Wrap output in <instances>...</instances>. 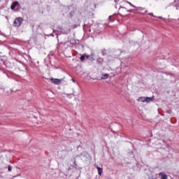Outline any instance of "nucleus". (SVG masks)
Instances as JSON below:
<instances>
[{
  "mask_svg": "<svg viewBox=\"0 0 179 179\" xmlns=\"http://www.w3.org/2000/svg\"><path fill=\"white\" fill-rule=\"evenodd\" d=\"M22 22H23V18L22 17H17L14 21V26L15 27H20L22 26Z\"/></svg>",
  "mask_w": 179,
  "mask_h": 179,
  "instance_id": "nucleus-1",
  "label": "nucleus"
},
{
  "mask_svg": "<svg viewBox=\"0 0 179 179\" xmlns=\"http://www.w3.org/2000/svg\"><path fill=\"white\" fill-rule=\"evenodd\" d=\"M79 157H85V159H89V157H90V154H89L87 151H83L80 154Z\"/></svg>",
  "mask_w": 179,
  "mask_h": 179,
  "instance_id": "nucleus-2",
  "label": "nucleus"
},
{
  "mask_svg": "<svg viewBox=\"0 0 179 179\" xmlns=\"http://www.w3.org/2000/svg\"><path fill=\"white\" fill-rule=\"evenodd\" d=\"M51 83H54V85H61V79L58 78H51L50 79Z\"/></svg>",
  "mask_w": 179,
  "mask_h": 179,
  "instance_id": "nucleus-3",
  "label": "nucleus"
},
{
  "mask_svg": "<svg viewBox=\"0 0 179 179\" xmlns=\"http://www.w3.org/2000/svg\"><path fill=\"white\" fill-rule=\"evenodd\" d=\"M6 66L8 69H13V68L15 66V64H13V62H7L6 63Z\"/></svg>",
  "mask_w": 179,
  "mask_h": 179,
  "instance_id": "nucleus-4",
  "label": "nucleus"
},
{
  "mask_svg": "<svg viewBox=\"0 0 179 179\" xmlns=\"http://www.w3.org/2000/svg\"><path fill=\"white\" fill-rule=\"evenodd\" d=\"M18 5H19V1H15L13 2V3L10 6L11 10H15V8H16V6H17Z\"/></svg>",
  "mask_w": 179,
  "mask_h": 179,
  "instance_id": "nucleus-5",
  "label": "nucleus"
},
{
  "mask_svg": "<svg viewBox=\"0 0 179 179\" xmlns=\"http://www.w3.org/2000/svg\"><path fill=\"white\" fill-rule=\"evenodd\" d=\"M153 100H155V96L145 97V102L146 103H150V101H153Z\"/></svg>",
  "mask_w": 179,
  "mask_h": 179,
  "instance_id": "nucleus-6",
  "label": "nucleus"
},
{
  "mask_svg": "<svg viewBox=\"0 0 179 179\" xmlns=\"http://www.w3.org/2000/svg\"><path fill=\"white\" fill-rule=\"evenodd\" d=\"M159 177H161V179H167V175H166V173L161 172L159 174Z\"/></svg>",
  "mask_w": 179,
  "mask_h": 179,
  "instance_id": "nucleus-7",
  "label": "nucleus"
},
{
  "mask_svg": "<svg viewBox=\"0 0 179 179\" xmlns=\"http://www.w3.org/2000/svg\"><path fill=\"white\" fill-rule=\"evenodd\" d=\"M101 52L102 54V55H107V54H108V50L106 48L101 49Z\"/></svg>",
  "mask_w": 179,
  "mask_h": 179,
  "instance_id": "nucleus-8",
  "label": "nucleus"
},
{
  "mask_svg": "<svg viewBox=\"0 0 179 179\" xmlns=\"http://www.w3.org/2000/svg\"><path fill=\"white\" fill-rule=\"evenodd\" d=\"M97 170H98V174L99 176H101V174H103V169L100 168L99 166L96 167Z\"/></svg>",
  "mask_w": 179,
  "mask_h": 179,
  "instance_id": "nucleus-9",
  "label": "nucleus"
},
{
  "mask_svg": "<svg viewBox=\"0 0 179 179\" xmlns=\"http://www.w3.org/2000/svg\"><path fill=\"white\" fill-rule=\"evenodd\" d=\"M101 79L102 80L108 79V74L102 75L101 77Z\"/></svg>",
  "mask_w": 179,
  "mask_h": 179,
  "instance_id": "nucleus-10",
  "label": "nucleus"
},
{
  "mask_svg": "<svg viewBox=\"0 0 179 179\" xmlns=\"http://www.w3.org/2000/svg\"><path fill=\"white\" fill-rule=\"evenodd\" d=\"M85 58H86V53H85L83 55H82L80 57V61L83 62V61H85Z\"/></svg>",
  "mask_w": 179,
  "mask_h": 179,
  "instance_id": "nucleus-11",
  "label": "nucleus"
},
{
  "mask_svg": "<svg viewBox=\"0 0 179 179\" xmlns=\"http://www.w3.org/2000/svg\"><path fill=\"white\" fill-rule=\"evenodd\" d=\"M139 100L142 101V103H145V101H146V97L141 96L139 98Z\"/></svg>",
  "mask_w": 179,
  "mask_h": 179,
  "instance_id": "nucleus-12",
  "label": "nucleus"
},
{
  "mask_svg": "<svg viewBox=\"0 0 179 179\" xmlns=\"http://www.w3.org/2000/svg\"><path fill=\"white\" fill-rule=\"evenodd\" d=\"M108 20V22H114V20H113V15L109 16Z\"/></svg>",
  "mask_w": 179,
  "mask_h": 179,
  "instance_id": "nucleus-13",
  "label": "nucleus"
},
{
  "mask_svg": "<svg viewBox=\"0 0 179 179\" xmlns=\"http://www.w3.org/2000/svg\"><path fill=\"white\" fill-rule=\"evenodd\" d=\"M0 90H5V86H3L2 84H0Z\"/></svg>",
  "mask_w": 179,
  "mask_h": 179,
  "instance_id": "nucleus-14",
  "label": "nucleus"
},
{
  "mask_svg": "<svg viewBox=\"0 0 179 179\" xmlns=\"http://www.w3.org/2000/svg\"><path fill=\"white\" fill-rule=\"evenodd\" d=\"M128 3H129V5H130V6H132V8H136V6H135L134 4H132L131 2H129V1H127Z\"/></svg>",
  "mask_w": 179,
  "mask_h": 179,
  "instance_id": "nucleus-15",
  "label": "nucleus"
},
{
  "mask_svg": "<svg viewBox=\"0 0 179 179\" xmlns=\"http://www.w3.org/2000/svg\"><path fill=\"white\" fill-rule=\"evenodd\" d=\"M8 171H12V166L8 165Z\"/></svg>",
  "mask_w": 179,
  "mask_h": 179,
  "instance_id": "nucleus-16",
  "label": "nucleus"
},
{
  "mask_svg": "<svg viewBox=\"0 0 179 179\" xmlns=\"http://www.w3.org/2000/svg\"><path fill=\"white\" fill-rule=\"evenodd\" d=\"M74 167H76H76H78V164H76V160L75 159L74 160Z\"/></svg>",
  "mask_w": 179,
  "mask_h": 179,
  "instance_id": "nucleus-17",
  "label": "nucleus"
},
{
  "mask_svg": "<svg viewBox=\"0 0 179 179\" xmlns=\"http://www.w3.org/2000/svg\"><path fill=\"white\" fill-rule=\"evenodd\" d=\"M148 15L149 16H152L153 17H155V16L152 13H149Z\"/></svg>",
  "mask_w": 179,
  "mask_h": 179,
  "instance_id": "nucleus-18",
  "label": "nucleus"
},
{
  "mask_svg": "<svg viewBox=\"0 0 179 179\" xmlns=\"http://www.w3.org/2000/svg\"><path fill=\"white\" fill-rule=\"evenodd\" d=\"M85 58H87V59L90 58V55L85 54Z\"/></svg>",
  "mask_w": 179,
  "mask_h": 179,
  "instance_id": "nucleus-19",
  "label": "nucleus"
},
{
  "mask_svg": "<svg viewBox=\"0 0 179 179\" xmlns=\"http://www.w3.org/2000/svg\"><path fill=\"white\" fill-rule=\"evenodd\" d=\"M124 9L125 10H127V8H125V7H120V9Z\"/></svg>",
  "mask_w": 179,
  "mask_h": 179,
  "instance_id": "nucleus-20",
  "label": "nucleus"
},
{
  "mask_svg": "<svg viewBox=\"0 0 179 179\" xmlns=\"http://www.w3.org/2000/svg\"><path fill=\"white\" fill-rule=\"evenodd\" d=\"M127 12H132V10H127Z\"/></svg>",
  "mask_w": 179,
  "mask_h": 179,
  "instance_id": "nucleus-21",
  "label": "nucleus"
},
{
  "mask_svg": "<svg viewBox=\"0 0 179 179\" xmlns=\"http://www.w3.org/2000/svg\"><path fill=\"white\" fill-rule=\"evenodd\" d=\"M71 94H66V96H71Z\"/></svg>",
  "mask_w": 179,
  "mask_h": 179,
  "instance_id": "nucleus-22",
  "label": "nucleus"
},
{
  "mask_svg": "<svg viewBox=\"0 0 179 179\" xmlns=\"http://www.w3.org/2000/svg\"><path fill=\"white\" fill-rule=\"evenodd\" d=\"M72 81L75 83V79H72Z\"/></svg>",
  "mask_w": 179,
  "mask_h": 179,
  "instance_id": "nucleus-23",
  "label": "nucleus"
},
{
  "mask_svg": "<svg viewBox=\"0 0 179 179\" xmlns=\"http://www.w3.org/2000/svg\"><path fill=\"white\" fill-rule=\"evenodd\" d=\"M159 17V19H162V17Z\"/></svg>",
  "mask_w": 179,
  "mask_h": 179,
  "instance_id": "nucleus-24",
  "label": "nucleus"
},
{
  "mask_svg": "<svg viewBox=\"0 0 179 179\" xmlns=\"http://www.w3.org/2000/svg\"><path fill=\"white\" fill-rule=\"evenodd\" d=\"M138 9H140V10H141V7H139Z\"/></svg>",
  "mask_w": 179,
  "mask_h": 179,
  "instance_id": "nucleus-25",
  "label": "nucleus"
},
{
  "mask_svg": "<svg viewBox=\"0 0 179 179\" xmlns=\"http://www.w3.org/2000/svg\"><path fill=\"white\" fill-rule=\"evenodd\" d=\"M178 20H179V18H178Z\"/></svg>",
  "mask_w": 179,
  "mask_h": 179,
  "instance_id": "nucleus-26",
  "label": "nucleus"
}]
</instances>
